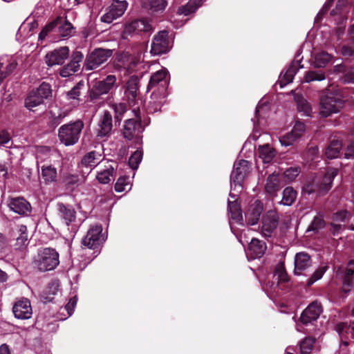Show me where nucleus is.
<instances>
[{
  "label": "nucleus",
  "mask_w": 354,
  "mask_h": 354,
  "mask_svg": "<svg viewBox=\"0 0 354 354\" xmlns=\"http://www.w3.org/2000/svg\"><path fill=\"white\" fill-rule=\"evenodd\" d=\"M332 59V56L326 52H321L315 55L314 65L316 68L324 67Z\"/></svg>",
  "instance_id": "nucleus-43"
},
{
  "label": "nucleus",
  "mask_w": 354,
  "mask_h": 354,
  "mask_svg": "<svg viewBox=\"0 0 354 354\" xmlns=\"http://www.w3.org/2000/svg\"><path fill=\"white\" fill-rule=\"evenodd\" d=\"M202 0H190L186 5L180 6L177 10V14L179 15L187 16L195 12L201 6Z\"/></svg>",
  "instance_id": "nucleus-36"
},
{
  "label": "nucleus",
  "mask_w": 354,
  "mask_h": 354,
  "mask_svg": "<svg viewBox=\"0 0 354 354\" xmlns=\"http://www.w3.org/2000/svg\"><path fill=\"white\" fill-rule=\"evenodd\" d=\"M304 79L306 82L322 81L325 79V75L322 72L309 71L306 74Z\"/></svg>",
  "instance_id": "nucleus-47"
},
{
  "label": "nucleus",
  "mask_w": 354,
  "mask_h": 354,
  "mask_svg": "<svg viewBox=\"0 0 354 354\" xmlns=\"http://www.w3.org/2000/svg\"><path fill=\"white\" fill-rule=\"evenodd\" d=\"M77 299L76 297L71 298L68 304L65 306L64 310L67 311L68 316H71L74 310V308L77 304Z\"/></svg>",
  "instance_id": "nucleus-59"
},
{
  "label": "nucleus",
  "mask_w": 354,
  "mask_h": 354,
  "mask_svg": "<svg viewBox=\"0 0 354 354\" xmlns=\"http://www.w3.org/2000/svg\"><path fill=\"white\" fill-rule=\"evenodd\" d=\"M262 210L263 205L258 201L255 202V203L250 207L249 212L247 214L249 225H254L258 222Z\"/></svg>",
  "instance_id": "nucleus-30"
},
{
  "label": "nucleus",
  "mask_w": 354,
  "mask_h": 354,
  "mask_svg": "<svg viewBox=\"0 0 354 354\" xmlns=\"http://www.w3.org/2000/svg\"><path fill=\"white\" fill-rule=\"evenodd\" d=\"M28 240V235L25 232H23L17 239V245L19 248L24 247L27 245Z\"/></svg>",
  "instance_id": "nucleus-61"
},
{
  "label": "nucleus",
  "mask_w": 354,
  "mask_h": 354,
  "mask_svg": "<svg viewBox=\"0 0 354 354\" xmlns=\"http://www.w3.org/2000/svg\"><path fill=\"white\" fill-rule=\"evenodd\" d=\"M131 183L129 176H123L118 178L115 185V191L117 192H122L127 190H130L131 188Z\"/></svg>",
  "instance_id": "nucleus-42"
},
{
  "label": "nucleus",
  "mask_w": 354,
  "mask_h": 354,
  "mask_svg": "<svg viewBox=\"0 0 354 354\" xmlns=\"http://www.w3.org/2000/svg\"><path fill=\"white\" fill-rule=\"evenodd\" d=\"M82 59L83 55L81 52H74L70 62L59 70V75L63 77L73 75L80 70V63L82 62Z\"/></svg>",
  "instance_id": "nucleus-18"
},
{
  "label": "nucleus",
  "mask_w": 354,
  "mask_h": 354,
  "mask_svg": "<svg viewBox=\"0 0 354 354\" xmlns=\"http://www.w3.org/2000/svg\"><path fill=\"white\" fill-rule=\"evenodd\" d=\"M151 101L149 102L155 107L154 110H158L165 102V99L167 95V91L162 93L160 90L151 89Z\"/></svg>",
  "instance_id": "nucleus-37"
},
{
  "label": "nucleus",
  "mask_w": 354,
  "mask_h": 354,
  "mask_svg": "<svg viewBox=\"0 0 354 354\" xmlns=\"http://www.w3.org/2000/svg\"><path fill=\"white\" fill-rule=\"evenodd\" d=\"M13 313L18 319H29L32 315L30 301L28 299H22L16 302L13 306Z\"/></svg>",
  "instance_id": "nucleus-23"
},
{
  "label": "nucleus",
  "mask_w": 354,
  "mask_h": 354,
  "mask_svg": "<svg viewBox=\"0 0 354 354\" xmlns=\"http://www.w3.org/2000/svg\"><path fill=\"white\" fill-rule=\"evenodd\" d=\"M299 173L300 169L299 167H290L285 171L283 175L286 178L292 181L298 176Z\"/></svg>",
  "instance_id": "nucleus-54"
},
{
  "label": "nucleus",
  "mask_w": 354,
  "mask_h": 354,
  "mask_svg": "<svg viewBox=\"0 0 354 354\" xmlns=\"http://www.w3.org/2000/svg\"><path fill=\"white\" fill-rule=\"evenodd\" d=\"M326 271V267H322L318 268L309 279L308 285H313L316 281L321 279Z\"/></svg>",
  "instance_id": "nucleus-56"
},
{
  "label": "nucleus",
  "mask_w": 354,
  "mask_h": 354,
  "mask_svg": "<svg viewBox=\"0 0 354 354\" xmlns=\"http://www.w3.org/2000/svg\"><path fill=\"white\" fill-rule=\"evenodd\" d=\"M104 241L101 225L92 226L82 240V244L90 249L97 248Z\"/></svg>",
  "instance_id": "nucleus-11"
},
{
  "label": "nucleus",
  "mask_w": 354,
  "mask_h": 354,
  "mask_svg": "<svg viewBox=\"0 0 354 354\" xmlns=\"http://www.w3.org/2000/svg\"><path fill=\"white\" fill-rule=\"evenodd\" d=\"M8 206L11 210L20 215H26L31 211L30 204L22 197L10 198Z\"/></svg>",
  "instance_id": "nucleus-21"
},
{
  "label": "nucleus",
  "mask_w": 354,
  "mask_h": 354,
  "mask_svg": "<svg viewBox=\"0 0 354 354\" xmlns=\"http://www.w3.org/2000/svg\"><path fill=\"white\" fill-rule=\"evenodd\" d=\"M249 172L250 162L245 160H241L234 165L231 180L234 183L241 185Z\"/></svg>",
  "instance_id": "nucleus-17"
},
{
  "label": "nucleus",
  "mask_w": 354,
  "mask_h": 354,
  "mask_svg": "<svg viewBox=\"0 0 354 354\" xmlns=\"http://www.w3.org/2000/svg\"><path fill=\"white\" fill-rule=\"evenodd\" d=\"M153 27L151 20L140 19L134 20L125 25L124 33L126 35L151 33Z\"/></svg>",
  "instance_id": "nucleus-12"
},
{
  "label": "nucleus",
  "mask_w": 354,
  "mask_h": 354,
  "mask_svg": "<svg viewBox=\"0 0 354 354\" xmlns=\"http://www.w3.org/2000/svg\"><path fill=\"white\" fill-rule=\"evenodd\" d=\"M297 192L292 187H286L283 192L281 203L285 205H291L295 201Z\"/></svg>",
  "instance_id": "nucleus-44"
},
{
  "label": "nucleus",
  "mask_w": 354,
  "mask_h": 354,
  "mask_svg": "<svg viewBox=\"0 0 354 354\" xmlns=\"http://www.w3.org/2000/svg\"><path fill=\"white\" fill-rule=\"evenodd\" d=\"M322 308L317 301L311 303L302 313L300 319L303 324H308L316 320L320 315Z\"/></svg>",
  "instance_id": "nucleus-20"
},
{
  "label": "nucleus",
  "mask_w": 354,
  "mask_h": 354,
  "mask_svg": "<svg viewBox=\"0 0 354 354\" xmlns=\"http://www.w3.org/2000/svg\"><path fill=\"white\" fill-rule=\"evenodd\" d=\"M342 93L338 91H328L321 96L319 105V115L322 118H328L337 113L344 106Z\"/></svg>",
  "instance_id": "nucleus-1"
},
{
  "label": "nucleus",
  "mask_w": 354,
  "mask_h": 354,
  "mask_svg": "<svg viewBox=\"0 0 354 354\" xmlns=\"http://www.w3.org/2000/svg\"><path fill=\"white\" fill-rule=\"evenodd\" d=\"M351 218V214L347 211L337 212L333 216V221L337 223L344 222L347 218Z\"/></svg>",
  "instance_id": "nucleus-58"
},
{
  "label": "nucleus",
  "mask_w": 354,
  "mask_h": 354,
  "mask_svg": "<svg viewBox=\"0 0 354 354\" xmlns=\"http://www.w3.org/2000/svg\"><path fill=\"white\" fill-rule=\"evenodd\" d=\"M266 245L263 241L257 239H252L249 244V251L252 258L261 257L266 250Z\"/></svg>",
  "instance_id": "nucleus-27"
},
{
  "label": "nucleus",
  "mask_w": 354,
  "mask_h": 354,
  "mask_svg": "<svg viewBox=\"0 0 354 354\" xmlns=\"http://www.w3.org/2000/svg\"><path fill=\"white\" fill-rule=\"evenodd\" d=\"M61 19L57 17L55 20L51 21L48 24H47L43 30H45L48 34L51 32L59 24Z\"/></svg>",
  "instance_id": "nucleus-62"
},
{
  "label": "nucleus",
  "mask_w": 354,
  "mask_h": 354,
  "mask_svg": "<svg viewBox=\"0 0 354 354\" xmlns=\"http://www.w3.org/2000/svg\"><path fill=\"white\" fill-rule=\"evenodd\" d=\"M127 6L126 1L113 0L106 9V13L101 17V21L107 24L111 23L124 13Z\"/></svg>",
  "instance_id": "nucleus-10"
},
{
  "label": "nucleus",
  "mask_w": 354,
  "mask_h": 354,
  "mask_svg": "<svg viewBox=\"0 0 354 354\" xmlns=\"http://www.w3.org/2000/svg\"><path fill=\"white\" fill-rule=\"evenodd\" d=\"M304 130V124L297 122L290 132L279 138L281 145L285 147L292 145L301 137Z\"/></svg>",
  "instance_id": "nucleus-19"
},
{
  "label": "nucleus",
  "mask_w": 354,
  "mask_h": 354,
  "mask_svg": "<svg viewBox=\"0 0 354 354\" xmlns=\"http://www.w3.org/2000/svg\"><path fill=\"white\" fill-rule=\"evenodd\" d=\"M312 261L310 256L306 252H299L295 255V274L299 275L311 266Z\"/></svg>",
  "instance_id": "nucleus-24"
},
{
  "label": "nucleus",
  "mask_w": 354,
  "mask_h": 354,
  "mask_svg": "<svg viewBox=\"0 0 354 354\" xmlns=\"http://www.w3.org/2000/svg\"><path fill=\"white\" fill-rule=\"evenodd\" d=\"M111 107L115 112V118L118 121L121 120V118L127 111V106L124 103L113 104Z\"/></svg>",
  "instance_id": "nucleus-48"
},
{
  "label": "nucleus",
  "mask_w": 354,
  "mask_h": 354,
  "mask_svg": "<svg viewBox=\"0 0 354 354\" xmlns=\"http://www.w3.org/2000/svg\"><path fill=\"white\" fill-rule=\"evenodd\" d=\"M279 175L272 174L270 175L265 185L266 192L270 195H275L279 189Z\"/></svg>",
  "instance_id": "nucleus-35"
},
{
  "label": "nucleus",
  "mask_w": 354,
  "mask_h": 354,
  "mask_svg": "<svg viewBox=\"0 0 354 354\" xmlns=\"http://www.w3.org/2000/svg\"><path fill=\"white\" fill-rule=\"evenodd\" d=\"M346 158H351L354 157V142L348 145L344 153Z\"/></svg>",
  "instance_id": "nucleus-64"
},
{
  "label": "nucleus",
  "mask_w": 354,
  "mask_h": 354,
  "mask_svg": "<svg viewBox=\"0 0 354 354\" xmlns=\"http://www.w3.org/2000/svg\"><path fill=\"white\" fill-rule=\"evenodd\" d=\"M16 67L17 63L15 61L8 62L6 64L0 62V82L11 74Z\"/></svg>",
  "instance_id": "nucleus-41"
},
{
  "label": "nucleus",
  "mask_w": 354,
  "mask_h": 354,
  "mask_svg": "<svg viewBox=\"0 0 354 354\" xmlns=\"http://www.w3.org/2000/svg\"><path fill=\"white\" fill-rule=\"evenodd\" d=\"M59 263L58 252L50 248L39 250L33 261L34 266L41 272L54 270Z\"/></svg>",
  "instance_id": "nucleus-4"
},
{
  "label": "nucleus",
  "mask_w": 354,
  "mask_h": 354,
  "mask_svg": "<svg viewBox=\"0 0 354 354\" xmlns=\"http://www.w3.org/2000/svg\"><path fill=\"white\" fill-rule=\"evenodd\" d=\"M41 176L46 183L55 182L57 177V169L51 166H43Z\"/></svg>",
  "instance_id": "nucleus-39"
},
{
  "label": "nucleus",
  "mask_w": 354,
  "mask_h": 354,
  "mask_svg": "<svg viewBox=\"0 0 354 354\" xmlns=\"http://www.w3.org/2000/svg\"><path fill=\"white\" fill-rule=\"evenodd\" d=\"M342 56L346 57L354 58V46L344 45L342 46L339 50Z\"/></svg>",
  "instance_id": "nucleus-57"
},
{
  "label": "nucleus",
  "mask_w": 354,
  "mask_h": 354,
  "mask_svg": "<svg viewBox=\"0 0 354 354\" xmlns=\"http://www.w3.org/2000/svg\"><path fill=\"white\" fill-rule=\"evenodd\" d=\"M51 94L48 84L42 83L36 90L28 93L25 99V107L31 111H35V108L43 104L44 100Z\"/></svg>",
  "instance_id": "nucleus-5"
},
{
  "label": "nucleus",
  "mask_w": 354,
  "mask_h": 354,
  "mask_svg": "<svg viewBox=\"0 0 354 354\" xmlns=\"http://www.w3.org/2000/svg\"><path fill=\"white\" fill-rule=\"evenodd\" d=\"M66 116V113L65 112L59 113L57 116H53L50 120V124L53 127H57L59 125L64 118Z\"/></svg>",
  "instance_id": "nucleus-60"
},
{
  "label": "nucleus",
  "mask_w": 354,
  "mask_h": 354,
  "mask_svg": "<svg viewBox=\"0 0 354 354\" xmlns=\"http://www.w3.org/2000/svg\"><path fill=\"white\" fill-rule=\"evenodd\" d=\"M57 207L59 216L64 219L67 225L75 220L76 212L73 208L66 206L63 203H59Z\"/></svg>",
  "instance_id": "nucleus-29"
},
{
  "label": "nucleus",
  "mask_w": 354,
  "mask_h": 354,
  "mask_svg": "<svg viewBox=\"0 0 354 354\" xmlns=\"http://www.w3.org/2000/svg\"><path fill=\"white\" fill-rule=\"evenodd\" d=\"M298 71V63H293L292 64L289 68L286 71L284 74L280 77V79L279 80V84H280V86L282 88L286 84L290 83L295 74L297 73Z\"/></svg>",
  "instance_id": "nucleus-32"
},
{
  "label": "nucleus",
  "mask_w": 354,
  "mask_h": 354,
  "mask_svg": "<svg viewBox=\"0 0 354 354\" xmlns=\"http://www.w3.org/2000/svg\"><path fill=\"white\" fill-rule=\"evenodd\" d=\"M116 167V162L113 160H101V162H99V171L96 176V179L102 184H107L110 183L115 176Z\"/></svg>",
  "instance_id": "nucleus-7"
},
{
  "label": "nucleus",
  "mask_w": 354,
  "mask_h": 354,
  "mask_svg": "<svg viewBox=\"0 0 354 354\" xmlns=\"http://www.w3.org/2000/svg\"><path fill=\"white\" fill-rule=\"evenodd\" d=\"M336 277L342 282V292H350L354 286V259L349 261L346 268L339 267Z\"/></svg>",
  "instance_id": "nucleus-6"
},
{
  "label": "nucleus",
  "mask_w": 354,
  "mask_h": 354,
  "mask_svg": "<svg viewBox=\"0 0 354 354\" xmlns=\"http://www.w3.org/2000/svg\"><path fill=\"white\" fill-rule=\"evenodd\" d=\"M170 48L168 32L160 31L153 38L151 44V53L158 55L166 53Z\"/></svg>",
  "instance_id": "nucleus-14"
},
{
  "label": "nucleus",
  "mask_w": 354,
  "mask_h": 354,
  "mask_svg": "<svg viewBox=\"0 0 354 354\" xmlns=\"http://www.w3.org/2000/svg\"><path fill=\"white\" fill-rule=\"evenodd\" d=\"M69 48L62 46L48 52L45 56V62L48 66L62 65L69 56Z\"/></svg>",
  "instance_id": "nucleus-15"
},
{
  "label": "nucleus",
  "mask_w": 354,
  "mask_h": 354,
  "mask_svg": "<svg viewBox=\"0 0 354 354\" xmlns=\"http://www.w3.org/2000/svg\"><path fill=\"white\" fill-rule=\"evenodd\" d=\"M279 223V216L276 212L269 211L263 217L261 233L265 237H270Z\"/></svg>",
  "instance_id": "nucleus-16"
},
{
  "label": "nucleus",
  "mask_w": 354,
  "mask_h": 354,
  "mask_svg": "<svg viewBox=\"0 0 354 354\" xmlns=\"http://www.w3.org/2000/svg\"><path fill=\"white\" fill-rule=\"evenodd\" d=\"M142 6L150 13L163 11L167 5V0H142Z\"/></svg>",
  "instance_id": "nucleus-26"
},
{
  "label": "nucleus",
  "mask_w": 354,
  "mask_h": 354,
  "mask_svg": "<svg viewBox=\"0 0 354 354\" xmlns=\"http://www.w3.org/2000/svg\"><path fill=\"white\" fill-rule=\"evenodd\" d=\"M73 27L72 24L65 21L59 27V32L62 37H70L72 35Z\"/></svg>",
  "instance_id": "nucleus-49"
},
{
  "label": "nucleus",
  "mask_w": 354,
  "mask_h": 354,
  "mask_svg": "<svg viewBox=\"0 0 354 354\" xmlns=\"http://www.w3.org/2000/svg\"><path fill=\"white\" fill-rule=\"evenodd\" d=\"M142 154L141 151H136L129 158V166L133 169H137L138 167V165L140 164V162L142 160Z\"/></svg>",
  "instance_id": "nucleus-51"
},
{
  "label": "nucleus",
  "mask_w": 354,
  "mask_h": 354,
  "mask_svg": "<svg viewBox=\"0 0 354 354\" xmlns=\"http://www.w3.org/2000/svg\"><path fill=\"white\" fill-rule=\"evenodd\" d=\"M84 86L83 82H78L68 93V96L71 99H77L80 94V90Z\"/></svg>",
  "instance_id": "nucleus-55"
},
{
  "label": "nucleus",
  "mask_w": 354,
  "mask_h": 354,
  "mask_svg": "<svg viewBox=\"0 0 354 354\" xmlns=\"http://www.w3.org/2000/svg\"><path fill=\"white\" fill-rule=\"evenodd\" d=\"M344 81L346 82L354 83V67L349 68L345 73Z\"/></svg>",
  "instance_id": "nucleus-63"
},
{
  "label": "nucleus",
  "mask_w": 354,
  "mask_h": 354,
  "mask_svg": "<svg viewBox=\"0 0 354 354\" xmlns=\"http://www.w3.org/2000/svg\"><path fill=\"white\" fill-rule=\"evenodd\" d=\"M341 149L342 143L338 140H333L326 149L325 154L329 159L335 158L337 157Z\"/></svg>",
  "instance_id": "nucleus-40"
},
{
  "label": "nucleus",
  "mask_w": 354,
  "mask_h": 354,
  "mask_svg": "<svg viewBox=\"0 0 354 354\" xmlns=\"http://www.w3.org/2000/svg\"><path fill=\"white\" fill-rule=\"evenodd\" d=\"M112 50L97 48L93 51L87 57L85 67L86 70H93L107 61L111 56Z\"/></svg>",
  "instance_id": "nucleus-9"
},
{
  "label": "nucleus",
  "mask_w": 354,
  "mask_h": 354,
  "mask_svg": "<svg viewBox=\"0 0 354 354\" xmlns=\"http://www.w3.org/2000/svg\"><path fill=\"white\" fill-rule=\"evenodd\" d=\"M324 226V221L322 216H316L310 226L308 228V231H318Z\"/></svg>",
  "instance_id": "nucleus-50"
},
{
  "label": "nucleus",
  "mask_w": 354,
  "mask_h": 354,
  "mask_svg": "<svg viewBox=\"0 0 354 354\" xmlns=\"http://www.w3.org/2000/svg\"><path fill=\"white\" fill-rule=\"evenodd\" d=\"M259 156L265 163L272 161L275 156V151L269 145L260 146L258 149Z\"/></svg>",
  "instance_id": "nucleus-38"
},
{
  "label": "nucleus",
  "mask_w": 354,
  "mask_h": 354,
  "mask_svg": "<svg viewBox=\"0 0 354 354\" xmlns=\"http://www.w3.org/2000/svg\"><path fill=\"white\" fill-rule=\"evenodd\" d=\"M84 128V122L77 120L62 125L58 129V138L61 143L65 146L75 145Z\"/></svg>",
  "instance_id": "nucleus-2"
},
{
  "label": "nucleus",
  "mask_w": 354,
  "mask_h": 354,
  "mask_svg": "<svg viewBox=\"0 0 354 354\" xmlns=\"http://www.w3.org/2000/svg\"><path fill=\"white\" fill-rule=\"evenodd\" d=\"M228 208L232 218L239 220L241 218L239 207L235 202H229Z\"/></svg>",
  "instance_id": "nucleus-52"
},
{
  "label": "nucleus",
  "mask_w": 354,
  "mask_h": 354,
  "mask_svg": "<svg viewBox=\"0 0 354 354\" xmlns=\"http://www.w3.org/2000/svg\"><path fill=\"white\" fill-rule=\"evenodd\" d=\"M101 154L96 151H91L86 153L82 158L81 164L86 167H93L97 166L99 167L100 159Z\"/></svg>",
  "instance_id": "nucleus-34"
},
{
  "label": "nucleus",
  "mask_w": 354,
  "mask_h": 354,
  "mask_svg": "<svg viewBox=\"0 0 354 354\" xmlns=\"http://www.w3.org/2000/svg\"><path fill=\"white\" fill-rule=\"evenodd\" d=\"M116 77L113 75H108L104 80L95 84L90 91L91 100L97 99L100 95L108 93L115 86Z\"/></svg>",
  "instance_id": "nucleus-8"
},
{
  "label": "nucleus",
  "mask_w": 354,
  "mask_h": 354,
  "mask_svg": "<svg viewBox=\"0 0 354 354\" xmlns=\"http://www.w3.org/2000/svg\"><path fill=\"white\" fill-rule=\"evenodd\" d=\"M141 124L140 121L134 119H129L124 122L122 129V135L127 140H132L142 131Z\"/></svg>",
  "instance_id": "nucleus-22"
},
{
  "label": "nucleus",
  "mask_w": 354,
  "mask_h": 354,
  "mask_svg": "<svg viewBox=\"0 0 354 354\" xmlns=\"http://www.w3.org/2000/svg\"><path fill=\"white\" fill-rule=\"evenodd\" d=\"M294 98L297 103L298 111L302 112L304 115L311 116L313 109L309 102L299 94H296Z\"/></svg>",
  "instance_id": "nucleus-33"
},
{
  "label": "nucleus",
  "mask_w": 354,
  "mask_h": 354,
  "mask_svg": "<svg viewBox=\"0 0 354 354\" xmlns=\"http://www.w3.org/2000/svg\"><path fill=\"white\" fill-rule=\"evenodd\" d=\"M315 342V338L306 337L303 339L300 343V354H310L314 344Z\"/></svg>",
  "instance_id": "nucleus-45"
},
{
  "label": "nucleus",
  "mask_w": 354,
  "mask_h": 354,
  "mask_svg": "<svg viewBox=\"0 0 354 354\" xmlns=\"http://www.w3.org/2000/svg\"><path fill=\"white\" fill-rule=\"evenodd\" d=\"M169 84L168 73L166 69H161L153 74L150 77L147 86V92L151 89L160 90L164 93L167 90Z\"/></svg>",
  "instance_id": "nucleus-13"
},
{
  "label": "nucleus",
  "mask_w": 354,
  "mask_h": 354,
  "mask_svg": "<svg viewBox=\"0 0 354 354\" xmlns=\"http://www.w3.org/2000/svg\"><path fill=\"white\" fill-rule=\"evenodd\" d=\"M63 181L66 186L69 188H73L78 185L80 178L77 175L68 174L64 176Z\"/></svg>",
  "instance_id": "nucleus-46"
},
{
  "label": "nucleus",
  "mask_w": 354,
  "mask_h": 354,
  "mask_svg": "<svg viewBox=\"0 0 354 354\" xmlns=\"http://www.w3.org/2000/svg\"><path fill=\"white\" fill-rule=\"evenodd\" d=\"M113 128L112 116L108 111H105L99 122L98 136L105 137L110 135Z\"/></svg>",
  "instance_id": "nucleus-25"
},
{
  "label": "nucleus",
  "mask_w": 354,
  "mask_h": 354,
  "mask_svg": "<svg viewBox=\"0 0 354 354\" xmlns=\"http://www.w3.org/2000/svg\"><path fill=\"white\" fill-rule=\"evenodd\" d=\"M274 277H277L278 285L281 283L286 282L288 280V274L283 266H281L276 270Z\"/></svg>",
  "instance_id": "nucleus-53"
},
{
  "label": "nucleus",
  "mask_w": 354,
  "mask_h": 354,
  "mask_svg": "<svg viewBox=\"0 0 354 354\" xmlns=\"http://www.w3.org/2000/svg\"><path fill=\"white\" fill-rule=\"evenodd\" d=\"M139 79L137 76L132 75L127 83V89L125 95L130 102H133L138 95V92Z\"/></svg>",
  "instance_id": "nucleus-28"
},
{
  "label": "nucleus",
  "mask_w": 354,
  "mask_h": 354,
  "mask_svg": "<svg viewBox=\"0 0 354 354\" xmlns=\"http://www.w3.org/2000/svg\"><path fill=\"white\" fill-rule=\"evenodd\" d=\"M337 174V169H328L322 180L314 179L311 182L308 183L304 187V192L308 194L313 193L319 195L325 194L330 189L333 180Z\"/></svg>",
  "instance_id": "nucleus-3"
},
{
  "label": "nucleus",
  "mask_w": 354,
  "mask_h": 354,
  "mask_svg": "<svg viewBox=\"0 0 354 354\" xmlns=\"http://www.w3.org/2000/svg\"><path fill=\"white\" fill-rule=\"evenodd\" d=\"M335 328L342 338L354 339V322H341L337 324Z\"/></svg>",
  "instance_id": "nucleus-31"
}]
</instances>
